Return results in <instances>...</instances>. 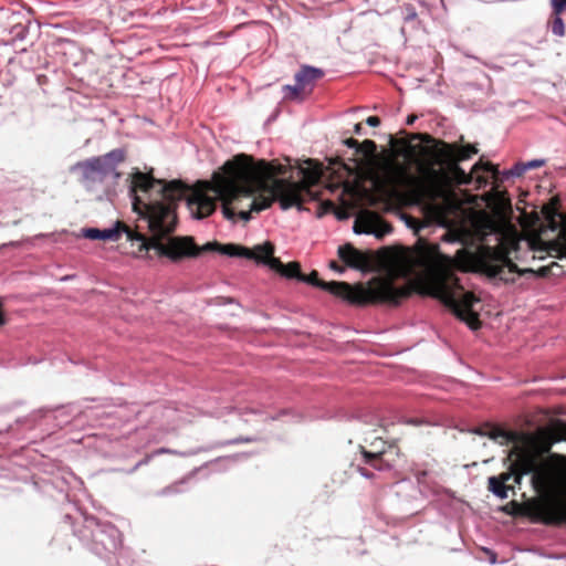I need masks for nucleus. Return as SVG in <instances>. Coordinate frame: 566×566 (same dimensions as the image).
Wrapping results in <instances>:
<instances>
[{
	"label": "nucleus",
	"mask_w": 566,
	"mask_h": 566,
	"mask_svg": "<svg viewBox=\"0 0 566 566\" xmlns=\"http://www.w3.org/2000/svg\"><path fill=\"white\" fill-rule=\"evenodd\" d=\"M181 181L166 182L153 177L151 171L134 169L130 175L129 197L134 212L138 214V228L147 229L149 237L124 227L130 241L140 242L142 250H155L171 261L196 256L200 251H213L230 258H248V248L233 243L208 242L198 250L191 238H171L177 226V203L186 199L190 216L201 220L216 210L217 199L222 201L223 216L232 220L235 212L231 201L248 193V156L240 154L228 160L211 180L198 181L191 195Z\"/></svg>",
	"instance_id": "f257e3e1"
},
{
	"label": "nucleus",
	"mask_w": 566,
	"mask_h": 566,
	"mask_svg": "<svg viewBox=\"0 0 566 566\" xmlns=\"http://www.w3.org/2000/svg\"><path fill=\"white\" fill-rule=\"evenodd\" d=\"M551 447L549 441L542 446H513L506 459L509 471L490 476L488 484L494 495L504 500L509 491H513L509 481L520 484L524 475L532 474L531 484L537 495L523 503L512 501L509 505L513 513L534 523L560 525L566 523V502L560 499L566 493V471L560 465L565 458L551 454L543 459L542 454L549 452Z\"/></svg>",
	"instance_id": "f03ea898"
},
{
	"label": "nucleus",
	"mask_w": 566,
	"mask_h": 566,
	"mask_svg": "<svg viewBox=\"0 0 566 566\" xmlns=\"http://www.w3.org/2000/svg\"><path fill=\"white\" fill-rule=\"evenodd\" d=\"M412 140L433 143L428 149L427 163L420 165L419 177L408 179L405 192L390 189L386 192L387 202L422 206L426 213L436 222L444 223L459 208V201L450 187L452 181L469 184L471 177L459 166L471 158L464 146L434 139L429 134L415 133Z\"/></svg>",
	"instance_id": "7ed1b4c3"
},
{
	"label": "nucleus",
	"mask_w": 566,
	"mask_h": 566,
	"mask_svg": "<svg viewBox=\"0 0 566 566\" xmlns=\"http://www.w3.org/2000/svg\"><path fill=\"white\" fill-rule=\"evenodd\" d=\"M305 163L307 167L300 168L303 180L294 182L277 178L287 172V166L250 155V214L269 208L274 201L287 210L293 207L300 209L307 200L315 199L312 187L319 182L322 168L312 159Z\"/></svg>",
	"instance_id": "20e7f679"
},
{
	"label": "nucleus",
	"mask_w": 566,
	"mask_h": 566,
	"mask_svg": "<svg viewBox=\"0 0 566 566\" xmlns=\"http://www.w3.org/2000/svg\"><path fill=\"white\" fill-rule=\"evenodd\" d=\"M300 282L324 290L356 306L376 304L398 306L413 292L411 284L397 287L392 276H374L366 283L352 285L347 282H325L318 277V272L313 270L308 275L300 276Z\"/></svg>",
	"instance_id": "39448f33"
},
{
	"label": "nucleus",
	"mask_w": 566,
	"mask_h": 566,
	"mask_svg": "<svg viewBox=\"0 0 566 566\" xmlns=\"http://www.w3.org/2000/svg\"><path fill=\"white\" fill-rule=\"evenodd\" d=\"M453 265L462 272H474L497 279L505 283L514 282L520 274L517 265L512 262L509 251L502 244L490 247L478 244L474 250L461 248L452 259Z\"/></svg>",
	"instance_id": "423d86ee"
},
{
	"label": "nucleus",
	"mask_w": 566,
	"mask_h": 566,
	"mask_svg": "<svg viewBox=\"0 0 566 566\" xmlns=\"http://www.w3.org/2000/svg\"><path fill=\"white\" fill-rule=\"evenodd\" d=\"M126 153L123 148L77 161L71 167V171H80V182L87 191L106 189L109 185L118 182L122 174L118 166L125 160Z\"/></svg>",
	"instance_id": "0eeeda50"
},
{
	"label": "nucleus",
	"mask_w": 566,
	"mask_h": 566,
	"mask_svg": "<svg viewBox=\"0 0 566 566\" xmlns=\"http://www.w3.org/2000/svg\"><path fill=\"white\" fill-rule=\"evenodd\" d=\"M75 535L101 558H109L123 547L120 531L109 522H103L95 516L84 515L83 527Z\"/></svg>",
	"instance_id": "6e6552de"
},
{
	"label": "nucleus",
	"mask_w": 566,
	"mask_h": 566,
	"mask_svg": "<svg viewBox=\"0 0 566 566\" xmlns=\"http://www.w3.org/2000/svg\"><path fill=\"white\" fill-rule=\"evenodd\" d=\"M433 296L438 297L453 314L464 322L471 329L481 327L479 314L473 311L474 303L480 300L472 292H463L460 297L455 295L446 282L437 283Z\"/></svg>",
	"instance_id": "1a4fd4ad"
},
{
	"label": "nucleus",
	"mask_w": 566,
	"mask_h": 566,
	"mask_svg": "<svg viewBox=\"0 0 566 566\" xmlns=\"http://www.w3.org/2000/svg\"><path fill=\"white\" fill-rule=\"evenodd\" d=\"M473 432L482 437H489L501 446L509 443L514 446H538V439L533 434L505 430L491 423H484L474 429Z\"/></svg>",
	"instance_id": "9d476101"
},
{
	"label": "nucleus",
	"mask_w": 566,
	"mask_h": 566,
	"mask_svg": "<svg viewBox=\"0 0 566 566\" xmlns=\"http://www.w3.org/2000/svg\"><path fill=\"white\" fill-rule=\"evenodd\" d=\"M324 72L321 69L304 65L295 74L296 84L294 86L286 85V97L295 99L301 97L303 94L310 93L315 82L322 78Z\"/></svg>",
	"instance_id": "9b49d317"
},
{
	"label": "nucleus",
	"mask_w": 566,
	"mask_h": 566,
	"mask_svg": "<svg viewBox=\"0 0 566 566\" xmlns=\"http://www.w3.org/2000/svg\"><path fill=\"white\" fill-rule=\"evenodd\" d=\"M354 231L356 233H374L377 237H382L390 233L392 231V227L376 212L367 210L356 218Z\"/></svg>",
	"instance_id": "f8f14e48"
},
{
	"label": "nucleus",
	"mask_w": 566,
	"mask_h": 566,
	"mask_svg": "<svg viewBox=\"0 0 566 566\" xmlns=\"http://www.w3.org/2000/svg\"><path fill=\"white\" fill-rule=\"evenodd\" d=\"M361 454L366 464H369L376 470H388L395 465L400 455V450L397 446L389 444L385 449L375 451L361 448Z\"/></svg>",
	"instance_id": "ddd939ff"
},
{
	"label": "nucleus",
	"mask_w": 566,
	"mask_h": 566,
	"mask_svg": "<svg viewBox=\"0 0 566 566\" xmlns=\"http://www.w3.org/2000/svg\"><path fill=\"white\" fill-rule=\"evenodd\" d=\"M275 247L272 242L266 241L262 244H256L250 249V260H253L258 265H264L270 270L280 265V259L274 256Z\"/></svg>",
	"instance_id": "4468645a"
},
{
	"label": "nucleus",
	"mask_w": 566,
	"mask_h": 566,
	"mask_svg": "<svg viewBox=\"0 0 566 566\" xmlns=\"http://www.w3.org/2000/svg\"><path fill=\"white\" fill-rule=\"evenodd\" d=\"M338 256L347 266L356 270H365L369 266V258L350 243L338 248Z\"/></svg>",
	"instance_id": "2eb2a0df"
},
{
	"label": "nucleus",
	"mask_w": 566,
	"mask_h": 566,
	"mask_svg": "<svg viewBox=\"0 0 566 566\" xmlns=\"http://www.w3.org/2000/svg\"><path fill=\"white\" fill-rule=\"evenodd\" d=\"M125 226L116 222L113 227L106 229L87 228L83 231L85 238L91 240L116 241L119 237V231Z\"/></svg>",
	"instance_id": "dca6fc26"
},
{
	"label": "nucleus",
	"mask_w": 566,
	"mask_h": 566,
	"mask_svg": "<svg viewBox=\"0 0 566 566\" xmlns=\"http://www.w3.org/2000/svg\"><path fill=\"white\" fill-rule=\"evenodd\" d=\"M548 251L566 256V219H563L557 238L548 243Z\"/></svg>",
	"instance_id": "f3484780"
},
{
	"label": "nucleus",
	"mask_w": 566,
	"mask_h": 566,
	"mask_svg": "<svg viewBox=\"0 0 566 566\" xmlns=\"http://www.w3.org/2000/svg\"><path fill=\"white\" fill-rule=\"evenodd\" d=\"M272 271L279 273L280 275L286 279H296L297 281H300V276L303 275L301 271V264L297 261H293L287 264H283L280 261V265L274 266Z\"/></svg>",
	"instance_id": "a211bd4d"
},
{
	"label": "nucleus",
	"mask_w": 566,
	"mask_h": 566,
	"mask_svg": "<svg viewBox=\"0 0 566 566\" xmlns=\"http://www.w3.org/2000/svg\"><path fill=\"white\" fill-rule=\"evenodd\" d=\"M560 15L562 14L552 12V19L549 21L551 31L554 35H557V36L565 35V23Z\"/></svg>",
	"instance_id": "6ab92c4d"
},
{
	"label": "nucleus",
	"mask_w": 566,
	"mask_h": 566,
	"mask_svg": "<svg viewBox=\"0 0 566 566\" xmlns=\"http://www.w3.org/2000/svg\"><path fill=\"white\" fill-rule=\"evenodd\" d=\"M377 150V145L371 139H365L363 143H359L357 153H361L363 155L367 157H371L375 155Z\"/></svg>",
	"instance_id": "aec40b11"
},
{
	"label": "nucleus",
	"mask_w": 566,
	"mask_h": 566,
	"mask_svg": "<svg viewBox=\"0 0 566 566\" xmlns=\"http://www.w3.org/2000/svg\"><path fill=\"white\" fill-rule=\"evenodd\" d=\"M553 441L566 440V422H558L551 432Z\"/></svg>",
	"instance_id": "412c9836"
},
{
	"label": "nucleus",
	"mask_w": 566,
	"mask_h": 566,
	"mask_svg": "<svg viewBox=\"0 0 566 566\" xmlns=\"http://www.w3.org/2000/svg\"><path fill=\"white\" fill-rule=\"evenodd\" d=\"M494 196L500 207L505 208L511 206V200L506 191L495 190Z\"/></svg>",
	"instance_id": "4be33fe9"
},
{
	"label": "nucleus",
	"mask_w": 566,
	"mask_h": 566,
	"mask_svg": "<svg viewBox=\"0 0 566 566\" xmlns=\"http://www.w3.org/2000/svg\"><path fill=\"white\" fill-rule=\"evenodd\" d=\"M527 170V166L525 164H516L512 169L504 172L505 178L510 176L521 177Z\"/></svg>",
	"instance_id": "5701e85b"
},
{
	"label": "nucleus",
	"mask_w": 566,
	"mask_h": 566,
	"mask_svg": "<svg viewBox=\"0 0 566 566\" xmlns=\"http://www.w3.org/2000/svg\"><path fill=\"white\" fill-rule=\"evenodd\" d=\"M553 13L563 14L566 11V0H551Z\"/></svg>",
	"instance_id": "b1692460"
},
{
	"label": "nucleus",
	"mask_w": 566,
	"mask_h": 566,
	"mask_svg": "<svg viewBox=\"0 0 566 566\" xmlns=\"http://www.w3.org/2000/svg\"><path fill=\"white\" fill-rule=\"evenodd\" d=\"M418 18V14L416 12V9L412 4H407L405 7V21L406 22H410V21H415L417 20Z\"/></svg>",
	"instance_id": "393cba45"
},
{
	"label": "nucleus",
	"mask_w": 566,
	"mask_h": 566,
	"mask_svg": "<svg viewBox=\"0 0 566 566\" xmlns=\"http://www.w3.org/2000/svg\"><path fill=\"white\" fill-rule=\"evenodd\" d=\"M556 217H557V212L553 209H548V211L546 212V219L548 220L549 227L553 230H556L558 228V223L555 219Z\"/></svg>",
	"instance_id": "a878e982"
},
{
	"label": "nucleus",
	"mask_w": 566,
	"mask_h": 566,
	"mask_svg": "<svg viewBox=\"0 0 566 566\" xmlns=\"http://www.w3.org/2000/svg\"><path fill=\"white\" fill-rule=\"evenodd\" d=\"M483 167L486 171L493 172L494 177L499 174L497 169L491 163H478L474 165L473 170H478Z\"/></svg>",
	"instance_id": "bb28decb"
},
{
	"label": "nucleus",
	"mask_w": 566,
	"mask_h": 566,
	"mask_svg": "<svg viewBox=\"0 0 566 566\" xmlns=\"http://www.w3.org/2000/svg\"><path fill=\"white\" fill-rule=\"evenodd\" d=\"M321 208L323 209V213L331 212L335 209V205L331 200L323 201L321 203Z\"/></svg>",
	"instance_id": "cd10ccee"
},
{
	"label": "nucleus",
	"mask_w": 566,
	"mask_h": 566,
	"mask_svg": "<svg viewBox=\"0 0 566 566\" xmlns=\"http://www.w3.org/2000/svg\"><path fill=\"white\" fill-rule=\"evenodd\" d=\"M176 492H179V490L177 489V484L176 485H170V486H167L165 489H163L160 491V495H170L172 493H176Z\"/></svg>",
	"instance_id": "c85d7f7f"
},
{
	"label": "nucleus",
	"mask_w": 566,
	"mask_h": 566,
	"mask_svg": "<svg viewBox=\"0 0 566 566\" xmlns=\"http://www.w3.org/2000/svg\"><path fill=\"white\" fill-rule=\"evenodd\" d=\"M366 123L371 127H377L380 125V118L378 116H369L367 117Z\"/></svg>",
	"instance_id": "c756f323"
},
{
	"label": "nucleus",
	"mask_w": 566,
	"mask_h": 566,
	"mask_svg": "<svg viewBox=\"0 0 566 566\" xmlns=\"http://www.w3.org/2000/svg\"><path fill=\"white\" fill-rule=\"evenodd\" d=\"M344 144L349 148L358 149L359 142L353 137L345 139Z\"/></svg>",
	"instance_id": "7c9ffc66"
},
{
	"label": "nucleus",
	"mask_w": 566,
	"mask_h": 566,
	"mask_svg": "<svg viewBox=\"0 0 566 566\" xmlns=\"http://www.w3.org/2000/svg\"><path fill=\"white\" fill-rule=\"evenodd\" d=\"M527 166V169H531V168H537V167H541L544 165V161L543 160H532V161H528L527 164H525Z\"/></svg>",
	"instance_id": "2f4dec72"
},
{
	"label": "nucleus",
	"mask_w": 566,
	"mask_h": 566,
	"mask_svg": "<svg viewBox=\"0 0 566 566\" xmlns=\"http://www.w3.org/2000/svg\"><path fill=\"white\" fill-rule=\"evenodd\" d=\"M329 268L339 272V273H343L344 272V266H340L336 261H331L329 262Z\"/></svg>",
	"instance_id": "473e14b6"
},
{
	"label": "nucleus",
	"mask_w": 566,
	"mask_h": 566,
	"mask_svg": "<svg viewBox=\"0 0 566 566\" xmlns=\"http://www.w3.org/2000/svg\"><path fill=\"white\" fill-rule=\"evenodd\" d=\"M464 147L469 151V154H471V156L476 155L479 153V149L476 148L475 145L468 144Z\"/></svg>",
	"instance_id": "72a5a7b5"
},
{
	"label": "nucleus",
	"mask_w": 566,
	"mask_h": 566,
	"mask_svg": "<svg viewBox=\"0 0 566 566\" xmlns=\"http://www.w3.org/2000/svg\"><path fill=\"white\" fill-rule=\"evenodd\" d=\"M417 119V115L415 114H411L407 117V120H406V124L407 125H412L415 123V120Z\"/></svg>",
	"instance_id": "f704fd0d"
},
{
	"label": "nucleus",
	"mask_w": 566,
	"mask_h": 566,
	"mask_svg": "<svg viewBox=\"0 0 566 566\" xmlns=\"http://www.w3.org/2000/svg\"><path fill=\"white\" fill-rule=\"evenodd\" d=\"M361 130H363L361 123H357V124H355V126H354V133H355L356 135H360V134H361Z\"/></svg>",
	"instance_id": "c9c22d12"
},
{
	"label": "nucleus",
	"mask_w": 566,
	"mask_h": 566,
	"mask_svg": "<svg viewBox=\"0 0 566 566\" xmlns=\"http://www.w3.org/2000/svg\"><path fill=\"white\" fill-rule=\"evenodd\" d=\"M239 217H240L241 219H243L244 221H248V211H245V210H241V211L239 212Z\"/></svg>",
	"instance_id": "e433bc0d"
},
{
	"label": "nucleus",
	"mask_w": 566,
	"mask_h": 566,
	"mask_svg": "<svg viewBox=\"0 0 566 566\" xmlns=\"http://www.w3.org/2000/svg\"><path fill=\"white\" fill-rule=\"evenodd\" d=\"M159 452H160V453H171L172 451H170V450H168V449H161Z\"/></svg>",
	"instance_id": "4c0bfd02"
},
{
	"label": "nucleus",
	"mask_w": 566,
	"mask_h": 566,
	"mask_svg": "<svg viewBox=\"0 0 566 566\" xmlns=\"http://www.w3.org/2000/svg\"><path fill=\"white\" fill-rule=\"evenodd\" d=\"M360 472H361L363 475L369 476L368 472L365 469H360Z\"/></svg>",
	"instance_id": "58836bf2"
},
{
	"label": "nucleus",
	"mask_w": 566,
	"mask_h": 566,
	"mask_svg": "<svg viewBox=\"0 0 566 566\" xmlns=\"http://www.w3.org/2000/svg\"><path fill=\"white\" fill-rule=\"evenodd\" d=\"M495 559H496L495 554H492V563H494V562H495Z\"/></svg>",
	"instance_id": "ea45409f"
}]
</instances>
